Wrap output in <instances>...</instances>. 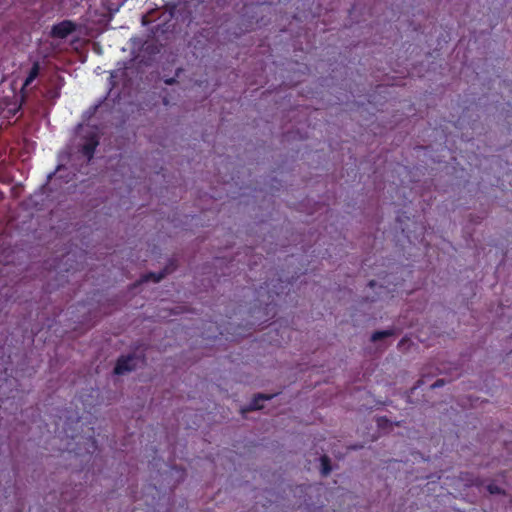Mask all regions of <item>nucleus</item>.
<instances>
[{"label": "nucleus", "instance_id": "2", "mask_svg": "<svg viewBox=\"0 0 512 512\" xmlns=\"http://www.w3.org/2000/svg\"><path fill=\"white\" fill-rule=\"evenodd\" d=\"M137 360V357L132 354L119 357L114 367V373L116 375H123L126 372L135 370L137 366Z\"/></svg>", "mask_w": 512, "mask_h": 512}, {"label": "nucleus", "instance_id": "13", "mask_svg": "<svg viewBox=\"0 0 512 512\" xmlns=\"http://www.w3.org/2000/svg\"><path fill=\"white\" fill-rule=\"evenodd\" d=\"M174 82H175V79H174V78H171V79L166 80V83H167V84H173Z\"/></svg>", "mask_w": 512, "mask_h": 512}, {"label": "nucleus", "instance_id": "14", "mask_svg": "<svg viewBox=\"0 0 512 512\" xmlns=\"http://www.w3.org/2000/svg\"><path fill=\"white\" fill-rule=\"evenodd\" d=\"M88 440L91 441L92 446L95 448L96 441L92 437H90Z\"/></svg>", "mask_w": 512, "mask_h": 512}, {"label": "nucleus", "instance_id": "15", "mask_svg": "<svg viewBox=\"0 0 512 512\" xmlns=\"http://www.w3.org/2000/svg\"><path fill=\"white\" fill-rule=\"evenodd\" d=\"M405 341H406V339H405V338L401 339V341L399 342V346H401L402 344H404V343H405Z\"/></svg>", "mask_w": 512, "mask_h": 512}, {"label": "nucleus", "instance_id": "9", "mask_svg": "<svg viewBox=\"0 0 512 512\" xmlns=\"http://www.w3.org/2000/svg\"><path fill=\"white\" fill-rule=\"evenodd\" d=\"M487 490L489 491L490 494H501L502 493V489L500 487H498L496 484H489L487 486Z\"/></svg>", "mask_w": 512, "mask_h": 512}, {"label": "nucleus", "instance_id": "16", "mask_svg": "<svg viewBox=\"0 0 512 512\" xmlns=\"http://www.w3.org/2000/svg\"><path fill=\"white\" fill-rule=\"evenodd\" d=\"M264 285H265V287H264L265 289L269 288V284L267 282H265Z\"/></svg>", "mask_w": 512, "mask_h": 512}, {"label": "nucleus", "instance_id": "12", "mask_svg": "<svg viewBox=\"0 0 512 512\" xmlns=\"http://www.w3.org/2000/svg\"><path fill=\"white\" fill-rule=\"evenodd\" d=\"M375 285H376V281L375 280H370L369 283H368V286L370 288H373Z\"/></svg>", "mask_w": 512, "mask_h": 512}, {"label": "nucleus", "instance_id": "3", "mask_svg": "<svg viewBox=\"0 0 512 512\" xmlns=\"http://www.w3.org/2000/svg\"><path fill=\"white\" fill-rule=\"evenodd\" d=\"M99 145V137L95 132H91L85 136L84 143L81 145V153L90 161L95 153L97 146Z\"/></svg>", "mask_w": 512, "mask_h": 512}, {"label": "nucleus", "instance_id": "5", "mask_svg": "<svg viewBox=\"0 0 512 512\" xmlns=\"http://www.w3.org/2000/svg\"><path fill=\"white\" fill-rule=\"evenodd\" d=\"M40 72V64L39 62H34L24 83L22 86V91L27 88L39 75Z\"/></svg>", "mask_w": 512, "mask_h": 512}, {"label": "nucleus", "instance_id": "8", "mask_svg": "<svg viewBox=\"0 0 512 512\" xmlns=\"http://www.w3.org/2000/svg\"><path fill=\"white\" fill-rule=\"evenodd\" d=\"M166 274H167V270L161 271L159 273L150 272V273L144 275L142 280L145 281V282L151 280V281L157 283L160 280H162L165 277Z\"/></svg>", "mask_w": 512, "mask_h": 512}, {"label": "nucleus", "instance_id": "10", "mask_svg": "<svg viewBox=\"0 0 512 512\" xmlns=\"http://www.w3.org/2000/svg\"><path fill=\"white\" fill-rule=\"evenodd\" d=\"M443 385H445V381H444V379H437V380H436V381L431 385V387H432V388H437V387H441V386H443Z\"/></svg>", "mask_w": 512, "mask_h": 512}, {"label": "nucleus", "instance_id": "1", "mask_svg": "<svg viewBox=\"0 0 512 512\" xmlns=\"http://www.w3.org/2000/svg\"><path fill=\"white\" fill-rule=\"evenodd\" d=\"M76 30V25L70 20H63L54 24L50 31L52 38L64 39Z\"/></svg>", "mask_w": 512, "mask_h": 512}, {"label": "nucleus", "instance_id": "7", "mask_svg": "<svg viewBox=\"0 0 512 512\" xmlns=\"http://www.w3.org/2000/svg\"><path fill=\"white\" fill-rule=\"evenodd\" d=\"M320 462L321 473L323 476H327L332 470L330 458L327 455H323L320 457Z\"/></svg>", "mask_w": 512, "mask_h": 512}, {"label": "nucleus", "instance_id": "11", "mask_svg": "<svg viewBox=\"0 0 512 512\" xmlns=\"http://www.w3.org/2000/svg\"><path fill=\"white\" fill-rule=\"evenodd\" d=\"M98 109V106L95 105V106H92L90 109H89V113L90 115L94 114L96 112V110Z\"/></svg>", "mask_w": 512, "mask_h": 512}, {"label": "nucleus", "instance_id": "6", "mask_svg": "<svg viewBox=\"0 0 512 512\" xmlns=\"http://www.w3.org/2000/svg\"><path fill=\"white\" fill-rule=\"evenodd\" d=\"M394 335V330L393 329H387V330H381V331H376L372 334L371 336V341L372 342H377L379 340H382L384 338H387V337H390Z\"/></svg>", "mask_w": 512, "mask_h": 512}, {"label": "nucleus", "instance_id": "4", "mask_svg": "<svg viewBox=\"0 0 512 512\" xmlns=\"http://www.w3.org/2000/svg\"><path fill=\"white\" fill-rule=\"evenodd\" d=\"M274 395H267V394H257L253 397L251 402L249 403L248 407L243 409V412L246 411H254V410H260L263 408L262 402L265 400H270Z\"/></svg>", "mask_w": 512, "mask_h": 512}]
</instances>
